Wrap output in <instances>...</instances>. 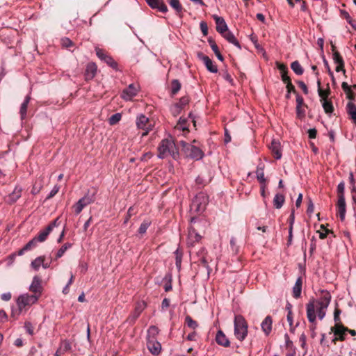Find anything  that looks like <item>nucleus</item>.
<instances>
[{
  "label": "nucleus",
  "mask_w": 356,
  "mask_h": 356,
  "mask_svg": "<svg viewBox=\"0 0 356 356\" xmlns=\"http://www.w3.org/2000/svg\"><path fill=\"white\" fill-rule=\"evenodd\" d=\"M331 301V296L326 291L319 299H311L306 305V314L309 322L311 323L309 329L312 331V337H315L317 323L316 318L323 320L325 315L327 309Z\"/></svg>",
  "instance_id": "1"
},
{
  "label": "nucleus",
  "mask_w": 356,
  "mask_h": 356,
  "mask_svg": "<svg viewBox=\"0 0 356 356\" xmlns=\"http://www.w3.org/2000/svg\"><path fill=\"white\" fill-rule=\"evenodd\" d=\"M158 157L161 159L168 157L177 160L179 157L178 148L172 138L163 139L157 147Z\"/></svg>",
  "instance_id": "2"
},
{
  "label": "nucleus",
  "mask_w": 356,
  "mask_h": 356,
  "mask_svg": "<svg viewBox=\"0 0 356 356\" xmlns=\"http://www.w3.org/2000/svg\"><path fill=\"white\" fill-rule=\"evenodd\" d=\"M234 336L240 341H243L248 334V323L241 315H236L234 321Z\"/></svg>",
  "instance_id": "3"
},
{
  "label": "nucleus",
  "mask_w": 356,
  "mask_h": 356,
  "mask_svg": "<svg viewBox=\"0 0 356 356\" xmlns=\"http://www.w3.org/2000/svg\"><path fill=\"white\" fill-rule=\"evenodd\" d=\"M97 193V188H92V191H88L86 195L73 206L75 213H80L85 207L93 203L95 201Z\"/></svg>",
  "instance_id": "4"
},
{
  "label": "nucleus",
  "mask_w": 356,
  "mask_h": 356,
  "mask_svg": "<svg viewBox=\"0 0 356 356\" xmlns=\"http://www.w3.org/2000/svg\"><path fill=\"white\" fill-rule=\"evenodd\" d=\"M38 299L36 296L23 293L17 298L16 303L20 312H26L31 305L38 302Z\"/></svg>",
  "instance_id": "5"
},
{
  "label": "nucleus",
  "mask_w": 356,
  "mask_h": 356,
  "mask_svg": "<svg viewBox=\"0 0 356 356\" xmlns=\"http://www.w3.org/2000/svg\"><path fill=\"white\" fill-rule=\"evenodd\" d=\"M180 145L182 146L183 151L187 157L195 160H200L203 157L204 153L199 147L185 141H181Z\"/></svg>",
  "instance_id": "6"
},
{
  "label": "nucleus",
  "mask_w": 356,
  "mask_h": 356,
  "mask_svg": "<svg viewBox=\"0 0 356 356\" xmlns=\"http://www.w3.org/2000/svg\"><path fill=\"white\" fill-rule=\"evenodd\" d=\"M136 123L138 129L144 131L142 133V137L147 136L152 130L153 124L149 118L143 114H140L137 117Z\"/></svg>",
  "instance_id": "7"
},
{
  "label": "nucleus",
  "mask_w": 356,
  "mask_h": 356,
  "mask_svg": "<svg viewBox=\"0 0 356 356\" xmlns=\"http://www.w3.org/2000/svg\"><path fill=\"white\" fill-rule=\"evenodd\" d=\"M140 86L138 84L131 83L127 88L122 90L121 97L126 101L131 100L138 94Z\"/></svg>",
  "instance_id": "8"
},
{
  "label": "nucleus",
  "mask_w": 356,
  "mask_h": 356,
  "mask_svg": "<svg viewBox=\"0 0 356 356\" xmlns=\"http://www.w3.org/2000/svg\"><path fill=\"white\" fill-rule=\"evenodd\" d=\"M348 327L343 325H334V327H331V331L334 333L335 338L332 340L334 342L339 340L343 341L346 340V336L347 333Z\"/></svg>",
  "instance_id": "9"
},
{
  "label": "nucleus",
  "mask_w": 356,
  "mask_h": 356,
  "mask_svg": "<svg viewBox=\"0 0 356 356\" xmlns=\"http://www.w3.org/2000/svg\"><path fill=\"white\" fill-rule=\"evenodd\" d=\"M41 282L42 280L40 277L37 275L34 276L29 286V291L33 293L32 295L36 296L38 298H40L42 293V286Z\"/></svg>",
  "instance_id": "10"
},
{
  "label": "nucleus",
  "mask_w": 356,
  "mask_h": 356,
  "mask_svg": "<svg viewBox=\"0 0 356 356\" xmlns=\"http://www.w3.org/2000/svg\"><path fill=\"white\" fill-rule=\"evenodd\" d=\"M207 201V198L206 196L203 193H199L193 200L191 208L194 209L197 211H200L204 209Z\"/></svg>",
  "instance_id": "11"
},
{
  "label": "nucleus",
  "mask_w": 356,
  "mask_h": 356,
  "mask_svg": "<svg viewBox=\"0 0 356 356\" xmlns=\"http://www.w3.org/2000/svg\"><path fill=\"white\" fill-rule=\"evenodd\" d=\"M147 304L144 300L138 301L136 302L134 312L129 316V320L134 322L146 308Z\"/></svg>",
  "instance_id": "12"
},
{
  "label": "nucleus",
  "mask_w": 356,
  "mask_h": 356,
  "mask_svg": "<svg viewBox=\"0 0 356 356\" xmlns=\"http://www.w3.org/2000/svg\"><path fill=\"white\" fill-rule=\"evenodd\" d=\"M22 188L19 186H16L12 193H10L6 198L5 200L7 203L12 204L16 202L22 196Z\"/></svg>",
  "instance_id": "13"
},
{
  "label": "nucleus",
  "mask_w": 356,
  "mask_h": 356,
  "mask_svg": "<svg viewBox=\"0 0 356 356\" xmlns=\"http://www.w3.org/2000/svg\"><path fill=\"white\" fill-rule=\"evenodd\" d=\"M147 346L149 352L154 355H158L161 353V345L156 339H147Z\"/></svg>",
  "instance_id": "14"
},
{
  "label": "nucleus",
  "mask_w": 356,
  "mask_h": 356,
  "mask_svg": "<svg viewBox=\"0 0 356 356\" xmlns=\"http://www.w3.org/2000/svg\"><path fill=\"white\" fill-rule=\"evenodd\" d=\"M201 239V236L197 233L195 229L191 226L188 228V245L193 246L196 243L199 242Z\"/></svg>",
  "instance_id": "15"
},
{
  "label": "nucleus",
  "mask_w": 356,
  "mask_h": 356,
  "mask_svg": "<svg viewBox=\"0 0 356 356\" xmlns=\"http://www.w3.org/2000/svg\"><path fill=\"white\" fill-rule=\"evenodd\" d=\"M147 3L153 9H157L161 13L168 11L167 6L163 0H145Z\"/></svg>",
  "instance_id": "16"
},
{
  "label": "nucleus",
  "mask_w": 356,
  "mask_h": 356,
  "mask_svg": "<svg viewBox=\"0 0 356 356\" xmlns=\"http://www.w3.org/2000/svg\"><path fill=\"white\" fill-rule=\"evenodd\" d=\"M199 58L202 59L207 70L212 73L218 72V67L215 65L209 56L203 54H199Z\"/></svg>",
  "instance_id": "17"
},
{
  "label": "nucleus",
  "mask_w": 356,
  "mask_h": 356,
  "mask_svg": "<svg viewBox=\"0 0 356 356\" xmlns=\"http://www.w3.org/2000/svg\"><path fill=\"white\" fill-rule=\"evenodd\" d=\"M337 207L340 219L341 220H343L345 219L346 212L345 197H343L342 195H341V197H339Z\"/></svg>",
  "instance_id": "18"
},
{
  "label": "nucleus",
  "mask_w": 356,
  "mask_h": 356,
  "mask_svg": "<svg viewBox=\"0 0 356 356\" xmlns=\"http://www.w3.org/2000/svg\"><path fill=\"white\" fill-rule=\"evenodd\" d=\"M273 318L270 316H267L261 322V327L266 336H268L272 331Z\"/></svg>",
  "instance_id": "19"
},
{
  "label": "nucleus",
  "mask_w": 356,
  "mask_h": 356,
  "mask_svg": "<svg viewBox=\"0 0 356 356\" xmlns=\"http://www.w3.org/2000/svg\"><path fill=\"white\" fill-rule=\"evenodd\" d=\"M213 19H215L216 24V31L222 35L228 30L227 26L222 17L214 15Z\"/></svg>",
  "instance_id": "20"
},
{
  "label": "nucleus",
  "mask_w": 356,
  "mask_h": 356,
  "mask_svg": "<svg viewBox=\"0 0 356 356\" xmlns=\"http://www.w3.org/2000/svg\"><path fill=\"white\" fill-rule=\"evenodd\" d=\"M97 72V65L95 63H89L86 69L85 79L86 80L92 79Z\"/></svg>",
  "instance_id": "21"
},
{
  "label": "nucleus",
  "mask_w": 356,
  "mask_h": 356,
  "mask_svg": "<svg viewBox=\"0 0 356 356\" xmlns=\"http://www.w3.org/2000/svg\"><path fill=\"white\" fill-rule=\"evenodd\" d=\"M216 341L218 344L224 347L229 346V341L222 331L218 330L216 333Z\"/></svg>",
  "instance_id": "22"
},
{
  "label": "nucleus",
  "mask_w": 356,
  "mask_h": 356,
  "mask_svg": "<svg viewBox=\"0 0 356 356\" xmlns=\"http://www.w3.org/2000/svg\"><path fill=\"white\" fill-rule=\"evenodd\" d=\"M270 149L276 159H280L282 157V152L280 149V143L275 140H273L270 146Z\"/></svg>",
  "instance_id": "23"
},
{
  "label": "nucleus",
  "mask_w": 356,
  "mask_h": 356,
  "mask_svg": "<svg viewBox=\"0 0 356 356\" xmlns=\"http://www.w3.org/2000/svg\"><path fill=\"white\" fill-rule=\"evenodd\" d=\"M222 36L227 40L229 42L233 44L236 47H237L238 49H241V45L234 36V35L229 31H225L223 34H222Z\"/></svg>",
  "instance_id": "24"
},
{
  "label": "nucleus",
  "mask_w": 356,
  "mask_h": 356,
  "mask_svg": "<svg viewBox=\"0 0 356 356\" xmlns=\"http://www.w3.org/2000/svg\"><path fill=\"white\" fill-rule=\"evenodd\" d=\"M302 291V279L301 277H298L295 283V285L293 288V296L295 298H298L300 297Z\"/></svg>",
  "instance_id": "25"
},
{
  "label": "nucleus",
  "mask_w": 356,
  "mask_h": 356,
  "mask_svg": "<svg viewBox=\"0 0 356 356\" xmlns=\"http://www.w3.org/2000/svg\"><path fill=\"white\" fill-rule=\"evenodd\" d=\"M341 88L346 95V97L351 101L355 99V93L353 92L351 89V86H350L346 82H343L341 83Z\"/></svg>",
  "instance_id": "26"
},
{
  "label": "nucleus",
  "mask_w": 356,
  "mask_h": 356,
  "mask_svg": "<svg viewBox=\"0 0 356 356\" xmlns=\"http://www.w3.org/2000/svg\"><path fill=\"white\" fill-rule=\"evenodd\" d=\"M317 85H318V93L319 97H321V102L327 100L328 98V96L330 95V88H328L327 90H323L321 88V81L320 80L317 81Z\"/></svg>",
  "instance_id": "27"
},
{
  "label": "nucleus",
  "mask_w": 356,
  "mask_h": 356,
  "mask_svg": "<svg viewBox=\"0 0 356 356\" xmlns=\"http://www.w3.org/2000/svg\"><path fill=\"white\" fill-rule=\"evenodd\" d=\"M30 99H31V97L29 95H27L25 97V99L23 102V103L21 104L19 113H20L22 120H24L26 116L28 104L30 102Z\"/></svg>",
  "instance_id": "28"
},
{
  "label": "nucleus",
  "mask_w": 356,
  "mask_h": 356,
  "mask_svg": "<svg viewBox=\"0 0 356 356\" xmlns=\"http://www.w3.org/2000/svg\"><path fill=\"white\" fill-rule=\"evenodd\" d=\"M347 113L350 116L351 119L356 124V106L352 102H349L347 104Z\"/></svg>",
  "instance_id": "29"
},
{
  "label": "nucleus",
  "mask_w": 356,
  "mask_h": 356,
  "mask_svg": "<svg viewBox=\"0 0 356 356\" xmlns=\"http://www.w3.org/2000/svg\"><path fill=\"white\" fill-rule=\"evenodd\" d=\"M51 232V228L50 227H46L43 230H41L38 234L35 236V239L38 241V242H44L49 233Z\"/></svg>",
  "instance_id": "30"
},
{
  "label": "nucleus",
  "mask_w": 356,
  "mask_h": 356,
  "mask_svg": "<svg viewBox=\"0 0 356 356\" xmlns=\"http://www.w3.org/2000/svg\"><path fill=\"white\" fill-rule=\"evenodd\" d=\"M264 165H258L256 171L257 178L258 181L260 182L261 184H266V178L264 177Z\"/></svg>",
  "instance_id": "31"
},
{
  "label": "nucleus",
  "mask_w": 356,
  "mask_h": 356,
  "mask_svg": "<svg viewBox=\"0 0 356 356\" xmlns=\"http://www.w3.org/2000/svg\"><path fill=\"white\" fill-rule=\"evenodd\" d=\"M285 198L284 196L282 194H276L273 199V205L276 209H280L284 202Z\"/></svg>",
  "instance_id": "32"
},
{
  "label": "nucleus",
  "mask_w": 356,
  "mask_h": 356,
  "mask_svg": "<svg viewBox=\"0 0 356 356\" xmlns=\"http://www.w3.org/2000/svg\"><path fill=\"white\" fill-rule=\"evenodd\" d=\"M72 246V244L70 243H65L64 245H63L61 246V248L57 251L56 254V256H55V259L57 260L58 259H60V257H62L65 252L70 248H71Z\"/></svg>",
  "instance_id": "33"
},
{
  "label": "nucleus",
  "mask_w": 356,
  "mask_h": 356,
  "mask_svg": "<svg viewBox=\"0 0 356 356\" xmlns=\"http://www.w3.org/2000/svg\"><path fill=\"white\" fill-rule=\"evenodd\" d=\"M190 99L188 96L182 97L179 102L175 104V108L176 109V112L179 113V111L184 108L186 105H187L189 102Z\"/></svg>",
  "instance_id": "34"
},
{
  "label": "nucleus",
  "mask_w": 356,
  "mask_h": 356,
  "mask_svg": "<svg viewBox=\"0 0 356 356\" xmlns=\"http://www.w3.org/2000/svg\"><path fill=\"white\" fill-rule=\"evenodd\" d=\"M71 348L72 346L70 341L67 340H63L60 342L58 348V352H60V354H64L65 353L70 351Z\"/></svg>",
  "instance_id": "35"
},
{
  "label": "nucleus",
  "mask_w": 356,
  "mask_h": 356,
  "mask_svg": "<svg viewBox=\"0 0 356 356\" xmlns=\"http://www.w3.org/2000/svg\"><path fill=\"white\" fill-rule=\"evenodd\" d=\"M291 67L297 75H302L304 72L303 68L298 60L293 61L291 64Z\"/></svg>",
  "instance_id": "36"
},
{
  "label": "nucleus",
  "mask_w": 356,
  "mask_h": 356,
  "mask_svg": "<svg viewBox=\"0 0 356 356\" xmlns=\"http://www.w3.org/2000/svg\"><path fill=\"white\" fill-rule=\"evenodd\" d=\"M323 108L327 114H331L334 111L332 103L330 100H325L321 102Z\"/></svg>",
  "instance_id": "37"
},
{
  "label": "nucleus",
  "mask_w": 356,
  "mask_h": 356,
  "mask_svg": "<svg viewBox=\"0 0 356 356\" xmlns=\"http://www.w3.org/2000/svg\"><path fill=\"white\" fill-rule=\"evenodd\" d=\"M43 261H44V256H40L38 257H37L36 259H35L32 262H31V267L35 270H38V269L40 268V266H42V264H43Z\"/></svg>",
  "instance_id": "38"
},
{
  "label": "nucleus",
  "mask_w": 356,
  "mask_h": 356,
  "mask_svg": "<svg viewBox=\"0 0 356 356\" xmlns=\"http://www.w3.org/2000/svg\"><path fill=\"white\" fill-rule=\"evenodd\" d=\"M159 332V328L155 325L150 326L147 330V338L149 339H156V337Z\"/></svg>",
  "instance_id": "39"
},
{
  "label": "nucleus",
  "mask_w": 356,
  "mask_h": 356,
  "mask_svg": "<svg viewBox=\"0 0 356 356\" xmlns=\"http://www.w3.org/2000/svg\"><path fill=\"white\" fill-rule=\"evenodd\" d=\"M181 89V83L177 79H173L171 81V93L176 95Z\"/></svg>",
  "instance_id": "40"
},
{
  "label": "nucleus",
  "mask_w": 356,
  "mask_h": 356,
  "mask_svg": "<svg viewBox=\"0 0 356 356\" xmlns=\"http://www.w3.org/2000/svg\"><path fill=\"white\" fill-rule=\"evenodd\" d=\"M169 3L170 6L175 10L177 14H179L182 12L183 8L179 2V0H170Z\"/></svg>",
  "instance_id": "41"
},
{
  "label": "nucleus",
  "mask_w": 356,
  "mask_h": 356,
  "mask_svg": "<svg viewBox=\"0 0 356 356\" xmlns=\"http://www.w3.org/2000/svg\"><path fill=\"white\" fill-rule=\"evenodd\" d=\"M185 323L188 327L193 330H195L198 327L197 322L194 321L190 316H186Z\"/></svg>",
  "instance_id": "42"
},
{
  "label": "nucleus",
  "mask_w": 356,
  "mask_h": 356,
  "mask_svg": "<svg viewBox=\"0 0 356 356\" xmlns=\"http://www.w3.org/2000/svg\"><path fill=\"white\" fill-rule=\"evenodd\" d=\"M95 52L97 57L102 61H104L106 58L108 56V54L106 53L105 50L100 49L99 47H95Z\"/></svg>",
  "instance_id": "43"
},
{
  "label": "nucleus",
  "mask_w": 356,
  "mask_h": 356,
  "mask_svg": "<svg viewBox=\"0 0 356 356\" xmlns=\"http://www.w3.org/2000/svg\"><path fill=\"white\" fill-rule=\"evenodd\" d=\"M286 318L290 326V330L291 332H294L295 328L298 326V323L296 325H293V316L292 311H289L287 313Z\"/></svg>",
  "instance_id": "44"
},
{
  "label": "nucleus",
  "mask_w": 356,
  "mask_h": 356,
  "mask_svg": "<svg viewBox=\"0 0 356 356\" xmlns=\"http://www.w3.org/2000/svg\"><path fill=\"white\" fill-rule=\"evenodd\" d=\"M121 118L122 115L120 113H115L109 118L108 122L111 125H114L121 120Z\"/></svg>",
  "instance_id": "45"
},
{
  "label": "nucleus",
  "mask_w": 356,
  "mask_h": 356,
  "mask_svg": "<svg viewBox=\"0 0 356 356\" xmlns=\"http://www.w3.org/2000/svg\"><path fill=\"white\" fill-rule=\"evenodd\" d=\"M104 62H105L108 66H110L113 69L115 70H118V63L110 55H108V56L106 58Z\"/></svg>",
  "instance_id": "46"
},
{
  "label": "nucleus",
  "mask_w": 356,
  "mask_h": 356,
  "mask_svg": "<svg viewBox=\"0 0 356 356\" xmlns=\"http://www.w3.org/2000/svg\"><path fill=\"white\" fill-rule=\"evenodd\" d=\"M341 313V311L339 308H335L334 312V321L335 322V325H343L340 318Z\"/></svg>",
  "instance_id": "47"
},
{
  "label": "nucleus",
  "mask_w": 356,
  "mask_h": 356,
  "mask_svg": "<svg viewBox=\"0 0 356 356\" xmlns=\"http://www.w3.org/2000/svg\"><path fill=\"white\" fill-rule=\"evenodd\" d=\"M24 328L26 330V332L29 334H30L31 336L34 334L33 325H32V323L30 321H26L24 323Z\"/></svg>",
  "instance_id": "48"
},
{
  "label": "nucleus",
  "mask_w": 356,
  "mask_h": 356,
  "mask_svg": "<svg viewBox=\"0 0 356 356\" xmlns=\"http://www.w3.org/2000/svg\"><path fill=\"white\" fill-rule=\"evenodd\" d=\"M304 106H296V115L300 119H302L305 116V109Z\"/></svg>",
  "instance_id": "49"
},
{
  "label": "nucleus",
  "mask_w": 356,
  "mask_h": 356,
  "mask_svg": "<svg viewBox=\"0 0 356 356\" xmlns=\"http://www.w3.org/2000/svg\"><path fill=\"white\" fill-rule=\"evenodd\" d=\"M150 225V222H148V221H144L143 222L141 223L139 229H138V232L140 234H145L147 231V229H148V227H149Z\"/></svg>",
  "instance_id": "50"
},
{
  "label": "nucleus",
  "mask_w": 356,
  "mask_h": 356,
  "mask_svg": "<svg viewBox=\"0 0 356 356\" xmlns=\"http://www.w3.org/2000/svg\"><path fill=\"white\" fill-rule=\"evenodd\" d=\"M210 180L205 179L202 175H199L196 179L195 182L197 185L200 186H205L209 182Z\"/></svg>",
  "instance_id": "51"
},
{
  "label": "nucleus",
  "mask_w": 356,
  "mask_h": 356,
  "mask_svg": "<svg viewBox=\"0 0 356 356\" xmlns=\"http://www.w3.org/2000/svg\"><path fill=\"white\" fill-rule=\"evenodd\" d=\"M204 249L201 250L200 253L202 254V256L200 258L198 261L200 262L203 266L209 268L208 261L206 257L204 255Z\"/></svg>",
  "instance_id": "52"
},
{
  "label": "nucleus",
  "mask_w": 356,
  "mask_h": 356,
  "mask_svg": "<svg viewBox=\"0 0 356 356\" xmlns=\"http://www.w3.org/2000/svg\"><path fill=\"white\" fill-rule=\"evenodd\" d=\"M344 190H345V185L343 182H341L337 186V193H338V197H341L342 195L344 197Z\"/></svg>",
  "instance_id": "53"
},
{
  "label": "nucleus",
  "mask_w": 356,
  "mask_h": 356,
  "mask_svg": "<svg viewBox=\"0 0 356 356\" xmlns=\"http://www.w3.org/2000/svg\"><path fill=\"white\" fill-rule=\"evenodd\" d=\"M62 46L66 48L70 47L73 45L72 41L68 38H64L61 40Z\"/></svg>",
  "instance_id": "54"
},
{
  "label": "nucleus",
  "mask_w": 356,
  "mask_h": 356,
  "mask_svg": "<svg viewBox=\"0 0 356 356\" xmlns=\"http://www.w3.org/2000/svg\"><path fill=\"white\" fill-rule=\"evenodd\" d=\"M284 338H285V342H286V347L287 348L291 349V351H293V349L295 350V347L293 346V341L290 340L289 335L285 334Z\"/></svg>",
  "instance_id": "55"
},
{
  "label": "nucleus",
  "mask_w": 356,
  "mask_h": 356,
  "mask_svg": "<svg viewBox=\"0 0 356 356\" xmlns=\"http://www.w3.org/2000/svg\"><path fill=\"white\" fill-rule=\"evenodd\" d=\"M175 254H176V266L178 267V268H180L181 267V257H182V254L181 252H179V250L177 249L176 251H175Z\"/></svg>",
  "instance_id": "56"
},
{
  "label": "nucleus",
  "mask_w": 356,
  "mask_h": 356,
  "mask_svg": "<svg viewBox=\"0 0 356 356\" xmlns=\"http://www.w3.org/2000/svg\"><path fill=\"white\" fill-rule=\"evenodd\" d=\"M200 29L202 32V34L206 36L208 35V26H207V24L205 22H200Z\"/></svg>",
  "instance_id": "57"
},
{
  "label": "nucleus",
  "mask_w": 356,
  "mask_h": 356,
  "mask_svg": "<svg viewBox=\"0 0 356 356\" xmlns=\"http://www.w3.org/2000/svg\"><path fill=\"white\" fill-rule=\"evenodd\" d=\"M208 42L210 45L211 48L213 51V52H216V51H219V49H218L217 44H216L215 41L211 38H209L208 39Z\"/></svg>",
  "instance_id": "58"
},
{
  "label": "nucleus",
  "mask_w": 356,
  "mask_h": 356,
  "mask_svg": "<svg viewBox=\"0 0 356 356\" xmlns=\"http://www.w3.org/2000/svg\"><path fill=\"white\" fill-rule=\"evenodd\" d=\"M60 187L58 185L54 186L53 189L49 193V195L47 196V199L53 197L59 191Z\"/></svg>",
  "instance_id": "59"
},
{
  "label": "nucleus",
  "mask_w": 356,
  "mask_h": 356,
  "mask_svg": "<svg viewBox=\"0 0 356 356\" xmlns=\"http://www.w3.org/2000/svg\"><path fill=\"white\" fill-rule=\"evenodd\" d=\"M134 208L132 207H129L127 213V216L124 220V224H127L130 218L133 215Z\"/></svg>",
  "instance_id": "60"
},
{
  "label": "nucleus",
  "mask_w": 356,
  "mask_h": 356,
  "mask_svg": "<svg viewBox=\"0 0 356 356\" xmlns=\"http://www.w3.org/2000/svg\"><path fill=\"white\" fill-rule=\"evenodd\" d=\"M296 104H297L296 106H307L304 104V99H303L302 97L298 94L296 95Z\"/></svg>",
  "instance_id": "61"
},
{
  "label": "nucleus",
  "mask_w": 356,
  "mask_h": 356,
  "mask_svg": "<svg viewBox=\"0 0 356 356\" xmlns=\"http://www.w3.org/2000/svg\"><path fill=\"white\" fill-rule=\"evenodd\" d=\"M306 339H307L306 335L305 334V333H302L300 336V338H299V341L301 343L300 346L302 348H305L306 346Z\"/></svg>",
  "instance_id": "62"
},
{
  "label": "nucleus",
  "mask_w": 356,
  "mask_h": 356,
  "mask_svg": "<svg viewBox=\"0 0 356 356\" xmlns=\"http://www.w3.org/2000/svg\"><path fill=\"white\" fill-rule=\"evenodd\" d=\"M298 84L300 86V88L302 90L303 92L305 95H307L309 91H308V88H307L306 84L303 81H298Z\"/></svg>",
  "instance_id": "63"
},
{
  "label": "nucleus",
  "mask_w": 356,
  "mask_h": 356,
  "mask_svg": "<svg viewBox=\"0 0 356 356\" xmlns=\"http://www.w3.org/2000/svg\"><path fill=\"white\" fill-rule=\"evenodd\" d=\"M316 135H317V131L316 129H309L308 130V136H309V138H311V139H313V138H315L316 137Z\"/></svg>",
  "instance_id": "64"
}]
</instances>
